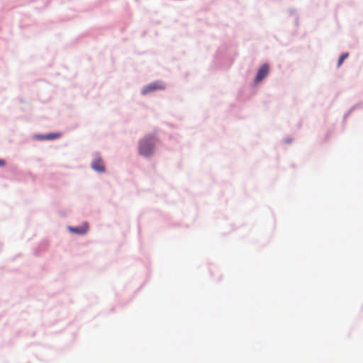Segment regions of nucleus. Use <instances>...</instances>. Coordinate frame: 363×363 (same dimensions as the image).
Returning <instances> with one entry per match:
<instances>
[{
	"label": "nucleus",
	"instance_id": "obj_1",
	"mask_svg": "<svg viewBox=\"0 0 363 363\" xmlns=\"http://www.w3.org/2000/svg\"><path fill=\"white\" fill-rule=\"evenodd\" d=\"M157 139L154 135L143 138L139 143V153L144 157L150 156L154 150Z\"/></svg>",
	"mask_w": 363,
	"mask_h": 363
},
{
	"label": "nucleus",
	"instance_id": "obj_2",
	"mask_svg": "<svg viewBox=\"0 0 363 363\" xmlns=\"http://www.w3.org/2000/svg\"><path fill=\"white\" fill-rule=\"evenodd\" d=\"M91 166L94 170L98 172H105L104 163L101 157L98 154L94 155Z\"/></svg>",
	"mask_w": 363,
	"mask_h": 363
},
{
	"label": "nucleus",
	"instance_id": "obj_3",
	"mask_svg": "<svg viewBox=\"0 0 363 363\" xmlns=\"http://www.w3.org/2000/svg\"><path fill=\"white\" fill-rule=\"evenodd\" d=\"M164 88V86L162 83L153 82V83L149 84L146 85L145 86H144L142 89L141 93H142V94L145 95L148 93H150V92H152V91H155L157 90L163 89Z\"/></svg>",
	"mask_w": 363,
	"mask_h": 363
},
{
	"label": "nucleus",
	"instance_id": "obj_4",
	"mask_svg": "<svg viewBox=\"0 0 363 363\" xmlns=\"http://www.w3.org/2000/svg\"><path fill=\"white\" fill-rule=\"evenodd\" d=\"M269 67L267 64H264L259 69L257 74L255 78V82L258 83L261 82L268 74Z\"/></svg>",
	"mask_w": 363,
	"mask_h": 363
},
{
	"label": "nucleus",
	"instance_id": "obj_5",
	"mask_svg": "<svg viewBox=\"0 0 363 363\" xmlns=\"http://www.w3.org/2000/svg\"><path fill=\"white\" fill-rule=\"evenodd\" d=\"M89 225L86 223L81 227L69 228V230L77 234H85L88 231Z\"/></svg>",
	"mask_w": 363,
	"mask_h": 363
},
{
	"label": "nucleus",
	"instance_id": "obj_6",
	"mask_svg": "<svg viewBox=\"0 0 363 363\" xmlns=\"http://www.w3.org/2000/svg\"><path fill=\"white\" fill-rule=\"evenodd\" d=\"M61 134L59 133H50L44 135H38L36 138L39 140H54L60 138Z\"/></svg>",
	"mask_w": 363,
	"mask_h": 363
},
{
	"label": "nucleus",
	"instance_id": "obj_7",
	"mask_svg": "<svg viewBox=\"0 0 363 363\" xmlns=\"http://www.w3.org/2000/svg\"><path fill=\"white\" fill-rule=\"evenodd\" d=\"M348 55H349L348 53H344V54H342L340 56V59H339V60L337 62V67H340L341 66V65L343 63L345 60L348 57Z\"/></svg>",
	"mask_w": 363,
	"mask_h": 363
},
{
	"label": "nucleus",
	"instance_id": "obj_8",
	"mask_svg": "<svg viewBox=\"0 0 363 363\" xmlns=\"http://www.w3.org/2000/svg\"><path fill=\"white\" fill-rule=\"evenodd\" d=\"M5 165V161L4 160L0 159V167H3Z\"/></svg>",
	"mask_w": 363,
	"mask_h": 363
}]
</instances>
